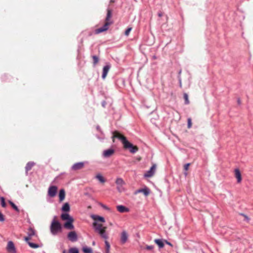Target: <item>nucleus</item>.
Returning <instances> with one entry per match:
<instances>
[{
    "instance_id": "obj_26",
    "label": "nucleus",
    "mask_w": 253,
    "mask_h": 253,
    "mask_svg": "<svg viewBox=\"0 0 253 253\" xmlns=\"http://www.w3.org/2000/svg\"><path fill=\"white\" fill-rule=\"evenodd\" d=\"M8 203L15 211H16L17 212H19V209L12 202H11V201H9Z\"/></svg>"
},
{
    "instance_id": "obj_9",
    "label": "nucleus",
    "mask_w": 253,
    "mask_h": 253,
    "mask_svg": "<svg viewBox=\"0 0 253 253\" xmlns=\"http://www.w3.org/2000/svg\"><path fill=\"white\" fill-rule=\"evenodd\" d=\"M157 168V165L156 164H153L152 166L151 167L150 169L148 170L146 173H145L144 176L145 177H151L153 176L156 171Z\"/></svg>"
},
{
    "instance_id": "obj_15",
    "label": "nucleus",
    "mask_w": 253,
    "mask_h": 253,
    "mask_svg": "<svg viewBox=\"0 0 253 253\" xmlns=\"http://www.w3.org/2000/svg\"><path fill=\"white\" fill-rule=\"evenodd\" d=\"M110 69V65H106L103 67V73H102V77L103 79H104L106 77Z\"/></svg>"
},
{
    "instance_id": "obj_21",
    "label": "nucleus",
    "mask_w": 253,
    "mask_h": 253,
    "mask_svg": "<svg viewBox=\"0 0 253 253\" xmlns=\"http://www.w3.org/2000/svg\"><path fill=\"white\" fill-rule=\"evenodd\" d=\"M27 234L30 236H33L36 235V231L32 227H30L27 232Z\"/></svg>"
},
{
    "instance_id": "obj_42",
    "label": "nucleus",
    "mask_w": 253,
    "mask_h": 253,
    "mask_svg": "<svg viewBox=\"0 0 253 253\" xmlns=\"http://www.w3.org/2000/svg\"><path fill=\"white\" fill-rule=\"evenodd\" d=\"M238 103L239 104H240L241 103V101H240V99H238Z\"/></svg>"
},
{
    "instance_id": "obj_22",
    "label": "nucleus",
    "mask_w": 253,
    "mask_h": 253,
    "mask_svg": "<svg viewBox=\"0 0 253 253\" xmlns=\"http://www.w3.org/2000/svg\"><path fill=\"white\" fill-rule=\"evenodd\" d=\"M70 209L69 204L67 203H65L62 208V210L63 211H69Z\"/></svg>"
},
{
    "instance_id": "obj_7",
    "label": "nucleus",
    "mask_w": 253,
    "mask_h": 253,
    "mask_svg": "<svg viewBox=\"0 0 253 253\" xmlns=\"http://www.w3.org/2000/svg\"><path fill=\"white\" fill-rule=\"evenodd\" d=\"M6 250L8 253H17L16 247L11 241H8L6 247Z\"/></svg>"
},
{
    "instance_id": "obj_40",
    "label": "nucleus",
    "mask_w": 253,
    "mask_h": 253,
    "mask_svg": "<svg viewBox=\"0 0 253 253\" xmlns=\"http://www.w3.org/2000/svg\"><path fill=\"white\" fill-rule=\"evenodd\" d=\"M241 215L242 216H243L245 218V220H246L247 221H249V218L248 217V216H247L246 215L244 214H241Z\"/></svg>"
},
{
    "instance_id": "obj_23",
    "label": "nucleus",
    "mask_w": 253,
    "mask_h": 253,
    "mask_svg": "<svg viewBox=\"0 0 253 253\" xmlns=\"http://www.w3.org/2000/svg\"><path fill=\"white\" fill-rule=\"evenodd\" d=\"M155 243L157 244L160 248H162L164 246V243L160 239H155L154 241Z\"/></svg>"
},
{
    "instance_id": "obj_10",
    "label": "nucleus",
    "mask_w": 253,
    "mask_h": 253,
    "mask_svg": "<svg viewBox=\"0 0 253 253\" xmlns=\"http://www.w3.org/2000/svg\"><path fill=\"white\" fill-rule=\"evenodd\" d=\"M67 237L68 239L72 242H76L78 240L77 234L74 231L70 232L68 234Z\"/></svg>"
},
{
    "instance_id": "obj_4",
    "label": "nucleus",
    "mask_w": 253,
    "mask_h": 253,
    "mask_svg": "<svg viewBox=\"0 0 253 253\" xmlns=\"http://www.w3.org/2000/svg\"><path fill=\"white\" fill-rule=\"evenodd\" d=\"M50 229L53 235H56L58 232H61L62 230L61 224L55 218L52 221L50 225Z\"/></svg>"
},
{
    "instance_id": "obj_34",
    "label": "nucleus",
    "mask_w": 253,
    "mask_h": 253,
    "mask_svg": "<svg viewBox=\"0 0 253 253\" xmlns=\"http://www.w3.org/2000/svg\"><path fill=\"white\" fill-rule=\"evenodd\" d=\"M105 243L106 246V250H109L110 248V245L109 244V243L106 240V241H105Z\"/></svg>"
},
{
    "instance_id": "obj_3",
    "label": "nucleus",
    "mask_w": 253,
    "mask_h": 253,
    "mask_svg": "<svg viewBox=\"0 0 253 253\" xmlns=\"http://www.w3.org/2000/svg\"><path fill=\"white\" fill-rule=\"evenodd\" d=\"M61 218L63 220H67L64 224V227L67 229L72 230L74 228L73 224L74 219L68 213H62L61 215Z\"/></svg>"
},
{
    "instance_id": "obj_20",
    "label": "nucleus",
    "mask_w": 253,
    "mask_h": 253,
    "mask_svg": "<svg viewBox=\"0 0 253 253\" xmlns=\"http://www.w3.org/2000/svg\"><path fill=\"white\" fill-rule=\"evenodd\" d=\"M62 253H67V252L66 250H64ZM68 253H79V252L77 248H71L69 250Z\"/></svg>"
},
{
    "instance_id": "obj_47",
    "label": "nucleus",
    "mask_w": 253,
    "mask_h": 253,
    "mask_svg": "<svg viewBox=\"0 0 253 253\" xmlns=\"http://www.w3.org/2000/svg\"><path fill=\"white\" fill-rule=\"evenodd\" d=\"M184 174L185 175H187V173L186 172H185Z\"/></svg>"
},
{
    "instance_id": "obj_12",
    "label": "nucleus",
    "mask_w": 253,
    "mask_h": 253,
    "mask_svg": "<svg viewBox=\"0 0 253 253\" xmlns=\"http://www.w3.org/2000/svg\"><path fill=\"white\" fill-rule=\"evenodd\" d=\"M84 162H79L74 164L72 167V169L76 171L81 169L84 168Z\"/></svg>"
},
{
    "instance_id": "obj_32",
    "label": "nucleus",
    "mask_w": 253,
    "mask_h": 253,
    "mask_svg": "<svg viewBox=\"0 0 253 253\" xmlns=\"http://www.w3.org/2000/svg\"><path fill=\"white\" fill-rule=\"evenodd\" d=\"M187 122H188L187 127L188 128H190L191 127L192 125L191 119L188 118L187 120Z\"/></svg>"
},
{
    "instance_id": "obj_38",
    "label": "nucleus",
    "mask_w": 253,
    "mask_h": 253,
    "mask_svg": "<svg viewBox=\"0 0 253 253\" xmlns=\"http://www.w3.org/2000/svg\"><path fill=\"white\" fill-rule=\"evenodd\" d=\"M153 248H154L153 246H147L146 247V249L147 250H152L153 249Z\"/></svg>"
},
{
    "instance_id": "obj_31",
    "label": "nucleus",
    "mask_w": 253,
    "mask_h": 253,
    "mask_svg": "<svg viewBox=\"0 0 253 253\" xmlns=\"http://www.w3.org/2000/svg\"><path fill=\"white\" fill-rule=\"evenodd\" d=\"M1 205L2 207L5 208L6 206V203L5 202V199L3 197L0 198Z\"/></svg>"
},
{
    "instance_id": "obj_16",
    "label": "nucleus",
    "mask_w": 253,
    "mask_h": 253,
    "mask_svg": "<svg viewBox=\"0 0 253 253\" xmlns=\"http://www.w3.org/2000/svg\"><path fill=\"white\" fill-rule=\"evenodd\" d=\"M235 176L237 179V182L240 183L242 180V176L241 172L238 169H235Z\"/></svg>"
},
{
    "instance_id": "obj_45",
    "label": "nucleus",
    "mask_w": 253,
    "mask_h": 253,
    "mask_svg": "<svg viewBox=\"0 0 253 253\" xmlns=\"http://www.w3.org/2000/svg\"><path fill=\"white\" fill-rule=\"evenodd\" d=\"M110 2H114V1L113 0H110Z\"/></svg>"
},
{
    "instance_id": "obj_18",
    "label": "nucleus",
    "mask_w": 253,
    "mask_h": 253,
    "mask_svg": "<svg viewBox=\"0 0 253 253\" xmlns=\"http://www.w3.org/2000/svg\"><path fill=\"white\" fill-rule=\"evenodd\" d=\"M35 164L32 162H28L26 166L25 167L26 172H27L28 171L32 169V168L34 167Z\"/></svg>"
},
{
    "instance_id": "obj_6",
    "label": "nucleus",
    "mask_w": 253,
    "mask_h": 253,
    "mask_svg": "<svg viewBox=\"0 0 253 253\" xmlns=\"http://www.w3.org/2000/svg\"><path fill=\"white\" fill-rule=\"evenodd\" d=\"M115 183L117 185V189L119 192L121 193L125 191V188L124 186L126 183L122 178H117Z\"/></svg>"
},
{
    "instance_id": "obj_33",
    "label": "nucleus",
    "mask_w": 253,
    "mask_h": 253,
    "mask_svg": "<svg viewBox=\"0 0 253 253\" xmlns=\"http://www.w3.org/2000/svg\"><path fill=\"white\" fill-rule=\"evenodd\" d=\"M33 236H30L28 235L24 238L25 241L28 243V242H30L29 241L32 239Z\"/></svg>"
},
{
    "instance_id": "obj_46",
    "label": "nucleus",
    "mask_w": 253,
    "mask_h": 253,
    "mask_svg": "<svg viewBox=\"0 0 253 253\" xmlns=\"http://www.w3.org/2000/svg\"><path fill=\"white\" fill-rule=\"evenodd\" d=\"M103 207L105 209H107V207L106 206H103Z\"/></svg>"
},
{
    "instance_id": "obj_44",
    "label": "nucleus",
    "mask_w": 253,
    "mask_h": 253,
    "mask_svg": "<svg viewBox=\"0 0 253 253\" xmlns=\"http://www.w3.org/2000/svg\"><path fill=\"white\" fill-rule=\"evenodd\" d=\"M106 253H109V250H106Z\"/></svg>"
},
{
    "instance_id": "obj_8",
    "label": "nucleus",
    "mask_w": 253,
    "mask_h": 253,
    "mask_svg": "<svg viewBox=\"0 0 253 253\" xmlns=\"http://www.w3.org/2000/svg\"><path fill=\"white\" fill-rule=\"evenodd\" d=\"M128 144H126L124 145L125 149H129V151L131 153H135L138 150V148L137 146L132 145L128 141H127Z\"/></svg>"
},
{
    "instance_id": "obj_2",
    "label": "nucleus",
    "mask_w": 253,
    "mask_h": 253,
    "mask_svg": "<svg viewBox=\"0 0 253 253\" xmlns=\"http://www.w3.org/2000/svg\"><path fill=\"white\" fill-rule=\"evenodd\" d=\"M112 15V10L110 9H108L107 16L105 18V23L103 26L101 28L96 29L95 30V34H98L100 33L106 31L109 29V26L113 23V21L111 19Z\"/></svg>"
},
{
    "instance_id": "obj_43",
    "label": "nucleus",
    "mask_w": 253,
    "mask_h": 253,
    "mask_svg": "<svg viewBox=\"0 0 253 253\" xmlns=\"http://www.w3.org/2000/svg\"><path fill=\"white\" fill-rule=\"evenodd\" d=\"M158 15H159V17H161L162 16V13H159Z\"/></svg>"
},
{
    "instance_id": "obj_1",
    "label": "nucleus",
    "mask_w": 253,
    "mask_h": 253,
    "mask_svg": "<svg viewBox=\"0 0 253 253\" xmlns=\"http://www.w3.org/2000/svg\"><path fill=\"white\" fill-rule=\"evenodd\" d=\"M91 218L94 220L92 226L95 232L98 234L101 238L107 240L108 239V234L106 232L107 227L104 226L101 223L105 222V218L103 217L96 215H92Z\"/></svg>"
},
{
    "instance_id": "obj_17",
    "label": "nucleus",
    "mask_w": 253,
    "mask_h": 253,
    "mask_svg": "<svg viewBox=\"0 0 253 253\" xmlns=\"http://www.w3.org/2000/svg\"><path fill=\"white\" fill-rule=\"evenodd\" d=\"M117 209L121 213L127 212L129 211V209L128 208L122 205L118 206L117 207Z\"/></svg>"
},
{
    "instance_id": "obj_11",
    "label": "nucleus",
    "mask_w": 253,
    "mask_h": 253,
    "mask_svg": "<svg viewBox=\"0 0 253 253\" xmlns=\"http://www.w3.org/2000/svg\"><path fill=\"white\" fill-rule=\"evenodd\" d=\"M57 191V187L55 186H51L49 187L48 191V194L51 197H54Z\"/></svg>"
},
{
    "instance_id": "obj_35",
    "label": "nucleus",
    "mask_w": 253,
    "mask_h": 253,
    "mask_svg": "<svg viewBox=\"0 0 253 253\" xmlns=\"http://www.w3.org/2000/svg\"><path fill=\"white\" fill-rule=\"evenodd\" d=\"M132 28L131 27L128 28L126 31H125V35L126 36H128L130 32L131 31Z\"/></svg>"
},
{
    "instance_id": "obj_48",
    "label": "nucleus",
    "mask_w": 253,
    "mask_h": 253,
    "mask_svg": "<svg viewBox=\"0 0 253 253\" xmlns=\"http://www.w3.org/2000/svg\"><path fill=\"white\" fill-rule=\"evenodd\" d=\"M180 86L181 87V83H180Z\"/></svg>"
},
{
    "instance_id": "obj_14",
    "label": "nucleus",
    "mask_w": 253,
    "mask_h": 253,
    "mask_svg": "<svg viewBox=\"0 0 253 253\" xmlns=\"http://www.w3.org/2000/svg\"><path fill=\"white\" fill-rule=\"evenodd\" d=\"M128 235L126 231H124L122 232L121 235V242L122 244H125L127 240Z\"/></svg>"
},
{
    "instance_id": "obj_41",
    "label": "nucleus",
    "mask_w": 253,
    "mask_h": 253,
    "mask_svg": "<svg viewBox=\"0 0 253 253\" xmlns=\"http://www.w3.org/2000/svg\"><path fill=\"white\" fill-rule=\"evenodd\" d=\"M165 243H166L167 244H168V245H169V246H171V247L172 246V244H171L170 243H169V242H168V241H166V240L165 241Z\"/></svg>"
},
{
    "instance_id": "obj_19",
    "label": "nucleus",
    "mask_w": 253,
    "mask_h": 253,
    "mask_svg": "<svg viewBox=\"0 0 253 253\" xmlns=\"http://www.w3.org/2000/svg\"><path fill=\"white\" fill-rule=\"evenodd\" d=\"M65 197V192L64 189H61L59 191V197L60 201H62L64 200Z\"/></svg>"
},
{
    "instance_id": "obj_25",
    "label": "nucleus",
    "mask_w": 253,
    "mask_h": 253,
    "mask_svg": "<svg viewBox=\"0 0 253 253\" xmlns=\"http://www.w3.org/2000/svg\"><path fill=\"white\" fill-rule=\"evenodd\" d=\"M142 193L145 196H147L150 194V190L147 187H145L142 189Z\"/></svg>"
},
{
    "instance_id": "obj_37",
    "label": "nucleus",
    "mask_w": 253,
    "mask_h": 253,
    "mask_svg": "<svg viewBox=\"0 0 253 253\" xmlns=\"http://www.w3.org/2000/svg\"><path fill=\"white\" fill-rule=\"evenodd\" d=\"M190 165V164H189V163L185 164L184 166V170H187L188 169H189Z\"/></svg>"
},
{
    "instance_id": "obj_27",
    "label": "nucleus",
    "mask_w": 253,
    "mask_h": 253,
    "mask_svg": "<svg viewBox=\"0 0 253 253\" xmlns=\"http://www.w3.org/2000/svg\"><path fill=\"white\" fill-rule=\"evenodd\" d=\"M83 251L84 253H92V250L90 248L84 247L83 248Z\"/></svg>"
},
{
    "instance_id": "obj_36",
    "label": "nucleus",
    "mask_w": 253,
    "mask_h": 253,
    "mask_svg": "<svg viewBox=\"0 0 253 253\" xmlns=\"http://www.w3.org/2000/svg\"><path fill=\"white\" fill-rule=\"evenodd\" d=\"M5 220L3 214L0 211V222H3Z\"/></svg>"
},
{
    "instance_id": "obj_5",
    "label": "nucleus",
    "mask_w": 253,
    "mask_h": 253,
    "mask_svg": "<svg viewBox=\"0 0 253 253\" xmlns=\"http://www.w3.org/2000/svg\"><path fill=\"white\" fill-rule=\"evenodd\" d=\"M116 138L120 139L124 145L126 143L128 144L126 137L124 135L121 134L119 131L116 130L113 132L112 139L114 142H115V138Z\"/></svg>"
},
{
    "instance_id": "obj_29",
    "label": "nucleus",
    "mask_w": 253,
    "mask_h": 253,
    "mask_svg": "<svg viewBox=\"0 0 253 253\" xmlns=\"http://www.w3.org/2000/svg\"><path fill=\"white\" fill-rule=\"evenodd\" d=\"M28 244L31 248L33 249H36L39 247V246L38 244L32 242H28Z\"/></svg>"
},
{
    "instance_id": "obj_39",
    "label": "nucleus",
    "mask_w": 253,
    "mask_h": 253,
    "mask_svg": "<svg viewBox=\"0 0 253 253\" xmlns=\"http://www.w3.org/2000/svg\"><path fill=\"white\" fill-rule=\"evenodd\" d=\"M142 189H138V190L135 191L134 192V194L135 195H136V194H138L139 193H142Z\"/></svg>"
},
{
    "instance_id": "obj_13",
    "label": "nucleus",
    "mask_w": 253,
    "mask_h": 253,
    "mask_svg": "<svg viewBox=\"0 0 253 253\" xmlns=\"http://www.w3.org/2000/svg\"><path fill=\"white\" fill-rule=\"evenodd\" d=\"M115 153V151L113 149H109L104 151L103 155L105 158H108L113 155Z\"/></svg>"
},
{
    "instance_id": "obj_24",
    "label": "nucleus",
    "mask_w": 253,
    "mask_h": 253,
    "mask_svg": "<svg viewBox=\"0 0 253 253\" xmlns=\"http://www.w3.org/2000/svg\"><path fill=\"white\" fill-rule=\"evenodd\" d=\"M95 177L101 183H104L105 182V178L101 174H97Z\"/></svg>"
},
{
    "instance_id": "obj_28",
    "label": "nucleus",
    "mask_w": 253,
    "mask_h": 253,
    "mask_svg": "<svg viewBox=\"0 0 253 253\" xmlns=\"http://www.w3.org/2000/svg\"><path fill=\"white\" fill-rule=\"evenodd\" d=\"M183 98L185 100V104H189L190 103V101L188 99V95L187 93H184L183 94Z\"/></svg>"
},
{
    "instance_id": "obj_30",
    "label": "nucleus",
    "mask_w": 253,
    "mask_h": 253,
    "mask_svg": "<svg viewBox=\"0 0 253 253\" xmlns=\"http://www.w3.org/2000/svg\"><path fill=\"white\" fill-rule=\"evenodd\" d=\"M92 59H93V64L94 65H95L99 61V58L97 56H95V55H93L92 56Z\"/></svg>"
}]
</instances>
